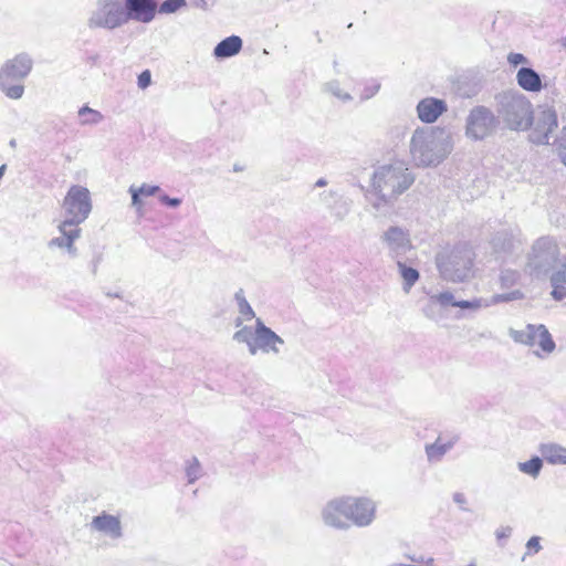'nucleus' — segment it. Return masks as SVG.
<instances>
[{
	"instance_id": "1",
	"label": "nucleus",
	"mask_w": 566,
	"mask_h": 566,
	"mask_svg": "<svg viewBox=\"0 0 566 566\" xmlns=\"http://www.w3.org/2000/svg\"><path fill=\"white\" fill-rule=\"evenodd\" d=\"M413 182V174L401 161L379 166L371 177L369 199L371 207L385 214Z\"/></svg>"
},
{
	"instance_id": "2",
	"label": "nucleus",
	"mask_w": 566,
	"mask_h": 566,
	"mask_svg": "<svg viewBox=\"0 0 566 566\" xmlns=\"http://www.w3.org/2000/svg\"><path fill=\"white\" fill-rule=\"evenodd\" d=\"M452 150L453 138L450 130L444 127H418L410 137L409 154L417 167H437Z\"/></svg>"
},
{
	"instance_id": "3",
	"label": "nucleus",
	"mask_w": 566,
	"mask_h": 566,
	"mask_svg": "<svg viewBox=\"0 0 566 566\" xmlns=\"http://www.w3.org/2000/svg\"><path fill=\"white\" fill-rule=\"evenodd\" d=\"M473 260L474 252L468 244H457L438 253L436 263L442 279L459 283L472 276Z\"/></svg>"
},
{
	"instance_id": "4",
	"label": "nucleus",
	"mask_w": 566,
	"mask_h": 566,
	"mask_svg": "<svg viewBox=\"0 0 566 566\" xmlns=\"http://www.w3.org/2000/svg\"><path fill=\"white\" fill-rule=\"evenodd\" d=\"M497 113L512 130H526L533 123L532 103L516 91L504 92L497 96Z\"/></svg>"
},
{
	"instance_id": "5",
	"label": "nucleus",
	"mask_w": 566,
	"mask_h": 566,
	"mask_svg": "<svg viewBox=\"0 0 566 566\" xmlns=\"http://www.w3.org/2000/svg\"><path fill=\"white\" fill-rule=\"evenodd\" d=\"M33 67V60L28 53L17 54L4 62L0 69V91L10 99H20L24 94L22 81Z\"/></svg>"
},
{
	"instance_id": "6",
	"label": "nucleus",
	"mask_w": 566,
	"mask_h": 566,
	"mask_svg": "<svg viewBox=\"0 0 566 566\" xmlns=\"http://www.w3.org/2000/svg\"><path fill=\"white\" fill-rule=\"evenodd\" d=\"M509 335L517 344L536 347L534 354L539 358L547 357L556 348L549 331L543 324H527L523 329L510 328Z\"/></svg>"
},
{
	"instance_id": "7",
	"label": "nucleus",
	"mask_w": 566,
	"mask_h": 566,
	"mask_svg": "<svg viewBox=\"0 0 566 566\" xmlns=\"http://www.w3.org/2000/svg\"><path fill=\"white\" fill-rule=\"evenodd\" d=\"M62 208L65 217L62 222L80 227L93 208L90 190L80 185L71 186L63 199Z\"/></svg>"
},
{
	"instance_id": "8",
	"label": "nucleus",
	"mask_w": 566,
	"mask_h": 566,
	"mask_svg": "<svg viewBox=\"0 0 566 566\" xmlns=\"http://www.w3.org/2000/svg\"><path fill=\"white\" fill-rule=\"evenodd\" d=\"M127 23L120 0H97L87 24L91 29L115 30Z\"/></svg>"
},
{
	"instance_id": "9",
	"label": "nucleus",
	"mask_w": 566,
	"mask_h": 566,
	"mask_svg": "<svg viewBox=\"0 0 566 566\" xmlns=\"http://www.w3.org/2000/svg\"><path fill=\"white\" fill-rule=\"evenodd\" d=\"M499 125V118L486 106H474L465 119V136L472 140H483L492 135Z\"/></svg>"
},
{
	"instance_id": "10",
	"label": "nucleus",
	"mask_w": 566,
	"mask_h": 566,
	"mask_svg": "<svg viewBox=\"0 0 566 566\" xmlns=\"http://www.w3.org/2000/svg\"><path fill=\"white\" fill-rule=\"evenodd\" d=\"M284 344V339L265 326L261 318L255 319V328L252 342H250V355L261 352L265 355L279 356Z\"/></svg>"
},
{
	"instance_id": "11",
	"label": "nucleus",
	"mask_w": 566,
	"mask_h": 566,
	"mask_svg": "<svg viewBox=\"0 0 566 566\" xmlns=\"http://www.w3.org/2000/svg\"><path fill=\"white\" fill-rule=\"evenodd\" d=\"M380 241L395 262L402 260L413 249L409 230L399 226L388 227L380 235Z\"/></svg>"
},
{
	"instance_id": "12",
	"label": "nucleus",
	"mask_w": 566,
	"mask_h": 566,
	"mask_svg": "<svg viewBox=\"0 0 566 566\" xmlns=\"http://www.w3.org/2000/svg\"><path fill=\"white\" fill-rule=\"evenodd\" d=\"M558 248L551 238H539L533 245L530 266L536 274H546L556 263Z\"/></svg>"
},
{
	"instance_id": "13",
	"label": "nucleus",
	"mask_w": 566,
	"mask_h": 566,
	"mask_svg": "<svg viewBox=\"0 0 566 566\" xmlns=\"http://www.w3.org/2000/svg\"><path fill=\"white\" fill-rule=\"evenodd\" d=\"M348 509L346 496L328 501L321 512L324 524L336 530H348L350 527Z\"/></svg>"
},
{
	"instance_id": "14",
	"label": "nucleus",
	"mask_w": 566,
	"mask_h": 566,
	"mask_svg": "<svg viewBox=\"0 0 566 566\" xmlns=\"http://www.w3.org/2000/svg\"><path fill=\"white\" fill-rule=\"evenodd\" d=\"M350 526H369L376 517V503L368 497L346 496Z\"/></svg>"
},
{
	"instance_id": "15",
	"label": "nucleus",
	"mask_w": 566,
	"mask_h": 566,
	"mask_svg": "<svg viewBox=\"0 0 566 566\" xmlns=\"http://www.w3.org/2000/svg\"><path fill=\"white\" fill-rule=\"evenodd\" d=\"M558 119L554 109L547 108L541 112L534 128L530 133V140L536 145L549 144L551 134L557 128Z\"/></svg>"
},
{
	"instance_id": "16",
	"label": "nucleus",
	"mask_w": 566,
	"mask_h": 566,
	"mask_svg": "<svg viewBox=\"0 0 566 566\" xmlns=\"http://www.w3.org/2000/svg\"><path fill=\"white\" fill-rule=\"evenodd\" d=\"M90 528L92 532H97L112 541H118L124 535L120 518L106 512L94 516L90 523Z\"/></svg>"
},
{
	"instance_id": "17",
	"label": "nucleus",
	"mask_w": 566,
	"mask_h": 566,
	"mask_svg": "<svg viewBox=\"0 0 566 566\" xmlns=\"http://www.w3.org/2000/svg\"><path fill=\"white\" fill-rule=\"evenodd\" d=\"M460 436L455 432L440 433L436 441L424 447L428 462L439 463L444 455L459 442Z\"/></svg>"
},
{
	"instance_id": "18",
	"label": "nucleus",
	"mask_w": 566,
	"mask_h": 566,
	"mask_svg": "<svg viewBox=\"0 0 566 566\" xmlns=\"http://www.w3.org/2000/svg\"><path fill=\"white\" fill-rule=\"evenodd\" d=\"M124 12L127 19L129 20L149 23L154 20L157 3L155 0H124Z\"/></svg>"
},
{
	"instance_id": "19",
	"label": "nucleus",
	"mask_w": 566,
	"mask_h": 566,
	"mask_svg": "<svg viewBox=\"0 0 566 566\" xmlns=\"http://www.w3.org/2000/svg\"><path fill=\"white\" fill-rule=\"evenodd\" d=\"M61 235L52 238L48 242L50 249L60 248L65 249L71 256L77 255L75 241L81 237V228L71 226L70 223L61 222L57 227Z\"/></svg>"
},
{
	"instance_id": "20",
	"label": "nucleus",
	"mask_w": 566,
	"mask_h": 566,
	"mask_svg": "<svg viewBox=\"0 0 566 566\" xmlns=\"http://www.w3.org/2000/svg\"><path fill=\"white\" fill-rule=\"evenodd\" d=\"M523 298V293L518 290L511 291L509 293L494 294L489 298L480 297L474 298L472 301H459L455 304V307L468 308V310H479L482 307H490L500 303H509L512 301H517Z\"/></svg>"
},
{
	"instance_id": "21",
	"label": "nucleus",
	"mask_w": 566,
	"mask_h": 566,
	"mask_svg": "<svg viewBox=\"0 0 566 566\" xmlns=\"http://www.w3.org/2000/svg\"><path fill=\"white\" fill-rule=\"evenodd\" d=\"M416 109L422 123L432 124L448 111V105L443 99L426 97L418 103Z\"/></svg>"
},
{
	"instance_id": "22",
	"label": "nucleus",
	"mask_w": 566,
	"mask_h": 566,
	"mask_svg": "<svg viewBox=\"0 0 566 566\" xmlns=\"http://www.w3.org/2000/svg\"><path fill=\"white\" fill-rule=\"evenodd\" d=\"M517 85L530 93H538L544 88L541 75L532 67L523 66L516 73Z\"/></svg>"
},
{
	"instance_id": "23",
	"label": "nucleus",
	"mask_w": 566,
	"mask_h": 566,
	"mask_svg": "<svg viewBox=\"0 0 566 566\" xmlns=\"http://www.w3.org/2000/svg\"><path fill=\"white\" fill-rule=\"evenodd\" d=\"M243 48V41L238 35H230L221 40L213 49L212 55L217 60L235 56Z\"/></svg>"
},
{
	"instance_id": "24",
	"label": "nucleus",
	"mask_w": 566,
	"mask_h": 566,
	"mask_svg": "<svg viewBox=\"0 0 566 566\" xmlns=\"http://www.w3.org/2000/svg\"><path fill=\"white\" fill-rule=\"evenodd\" d=\"M538 451L543 460L549 464H566V448L558 443H541Z\"/></svg>"
},
{
	"instance_id": "25",
	"label": "nucleus",
	"mask_w": 566,
	"mask_h": 566,
	"mask_svg": "<svg viewBox=\"0 0 566 566\" xmlns=\"http://www.w3.org/2000/svg\"><path fill=\"white\" fill-rule=\"evenodd\" d=\"M396 265L402 280V291L408 294L413 285L419 281L420 273L417 269L407 265L403 259L396 261Z\"/></svg>"
},
{
	"instance_id": "26",
	"label": "nucleus",
	"mask_w": 566,
	"mask_h": 566,
	"mask_svg": "<svg viewBox=\"0 0 566 566\" xmlns=\"http://www.w3.org/2000/svg\"><path fill=\"white\" fill-rule=\"evenodd\" d=\"M491 243L496 253H509L514 250L515 238L511 231L502 230L493 237Z\"/></svg>"
},
{
	"instance_id": "27",
	"label": "nucleus",
	"mask_w": 566,
	"mask_h": 566,
	"mask_svg": "<svg viewBox=\"0 0 566 566\" xmlns=\"http://www.w3.org/2000/svg\"><path fill=\"white\" fill-rule=\"evenodd\" d=\"M322 91L342 103H348L353 101L352 94L342 87V84L338 80H331L325 82L322 86Z\"/></svg>"
},
{
	"instance_id": "28",
	"label": "nucleus",
	"mask_w": 566,
	"mask_h": 566,
	"mask_svg": "<svg viewBox=\"0 0 566 566\" xmlns=\"http://www.w3.org/2000/svg\"><path fill=\"white\" fill-rule=\"evenodd\" d=\"M77 115L80 117V125L82 126L97 125L104 119L101 112L93 109L87 105L82 106L78 109Z\"/></svg>"
},
{
	"instance_id": "29",
	"label": "nucleus",
	"mask_w": 566,
	"mask_h": 566,
	"mask_svg": "<svg viewBox=\"0 0 566 566\" xmlns=\"http://www.w3.org/2000/svg\"><path fill=\"white\" fill-rule=\"evenodd\" d=\"M517 468L522 473L527 474L533 479H536L539 475L543 468V458L533 457L528 461L518 462Z\"/></svg>"
},
{
	"instance_id": "30",
	"label": "nucleus",
	"mask_w": 566,
	"mask_h": 566,
	"mask_svg": "<svg viewBox=\"0 0 566 566\" xmlns=\"http://www.w3.org/2000/svg\"><path fill=\"white\" fill-rule=\"evenodd\" d=\"M185 471L188 483L190 484L195 483L202 475V468L196 457H192L186 462Z\"/></svg>"
},
{
	"instance_id": "31",
	"label": "nucleus",
	"mask_w": 566,
	"mask_h": 566,
	"mask_svg": "<svg viewBox=\"0 0 566 566\" xmlns=\"http://www.w3.org/2000/svg\"><path fill=\"white\" fill-rule=\"evenodd\" d=\"M520 280L517 271L505 269L500 274V285L502 289H510L514 286Z\"/></svg>"
},
{
	"instance_id": "32",
	"label": "nucleus",
	"mask_w": 566,
	"mask_h": 566,
	"mask_svg": "<svg viewBox=\"0 0 566 566\" xmlns=\"http://www.w3.org/2000/svg\"><path fill=\"white\" fill-rule=\"evenodd\" d=\"M430 302L432 304H440L443 307H447V306L455 307V304L458 301L454 300V296L451 292L446 291V292H442L439 294L430 295Z\"/></svg>"
},
{
	"instance_id": "33",
	"label": "nucleus",
	"mask_w": 566,
	"mask_h": 566,
	"mask_svg": "<svg viewBox=\"0 0 566 566\" xmlns=\"http://www.w3.org/2000/svg\"><path fill=\"white\" fill-rule=\"evenodd\" d=\"M554 145L560 161L566 166V125L562 128L559 135L554 140Z\"/></svg>"
},
{
	"instance_id": "34",
	"label": "nucleus",
	"mask_w": 566,
	"mask_h": 566,
	"mask_svg": "<svg viewBox=\"0 0 566 566\" xmlns=\"http://www.w3.org/2000/svg\"><path fill=\"white\" fill-rule=\"evenodd\" d=\"M186 6V0H165L159 6V13H174Z\"/></svg>"
},
{
	"instance_id": "35",
	"label": "nucleus",
	"mask_w": 566,
	"mask_h": 566,
	"mask_svg": "<svg viewBox=\"0 0 566 566\" xmlns=\"http://www.w3.org/2000/svg\"><path fill=\"white\" fill-rule=\"evenodd\" d=\"M553 291L552 296L556 301H562L566 297V283L551 281Z\"/></svg>"
},
{
	"instance_id": "36",
	"label": "nucleus",
	"mask_w": 566,
	"mask_h": 566,
	"mask_svg": "<svg viewBox=\"0 0 566 566\" xmlns=\"http://www.w3.org/2000/svg\"><path fill=\"white\" fill-rule=\"evenodd\" d=\"M542 549L539 537L532 536L526 543V553L524 556L537 554ZM525 557H523V560Z\"/></svg>"
},
{
	"instance_id": "37",
	"label": "nucleus",
	"mask_w": 566,
	"mask_h": 566,
	"mask_svg": "<svg viewBox=\"0 0 566 566\" xmlns=\"http://www.w3.org/2000/svg\"><path fill=\"white\" fill-rule=\"evenodd\" d=\"M234 298L239 305V312L241 315L248 314V302L245 300V292L243 289H240L235 295Z\"/></svg>"
},
{
	"instance_id": "38",
	"label": "nucleus",
	"mask_w": 566,
	"mask_h": 566,
	"mask_svg": "<svg viewBox=\"0 0 566 566\" xmlns=\"http://www.w3.org/2000/svg\"><path fill=\"white\" fill-rule=\"evenodd\" d=\"M512 527L511 526H500L495 530V537L499 542L500 546H503V541L507 539L512 535Z\"/></svg>"
},
{
	"instance_id": "39",
	"label": "nucleus",
	"mask_w": 566,
	"mask_h": 566,
	"mask_svg": "<svg viewBox=\"0 0 566 566\" xmlns=\"http://www.w3.org/2000/svg\"><path fill=\"white\" fill-rule=\"evenodd\" d=\"M551 281L566 283V255L562 260L560 269L552 274Z\"/></svg>"
},
{
	"instance_id": "40",
	"label": "nucleus",
	"mask_w": 566,
	"mask_h": 566,
	"mask_svg": "<svg viewBox=\"0 0 566 566\" xmlns=\"http://www.w3.org/2000/svg\"><path fill=\"white\" fill-rule=\"evenodd\" d=\"M136 189L142 196H145V197L155 196L156 193H158L160 191L159 186L148 185V184H143L140 187H138Z\"/></svg>"
},
{
	"instance_id": "41",
	"label": "nucleus",
	"mask_w": 566,
	"mask_h": 566,
	"mask_svg": "<svg viewBox=\"0 0 566 566\" xmlns=\"http://www.w3.org/2000/svg\"><path fill=\"white\" fill-rule=\"evenodd\" d=\"M379 88H380V84L376 83V82L370 85H367L364 88L360 98L363 101L371 98L373 96H375L378 93Z\"/></svg>"
},
{
	"instance_id": "42",
	"label": "nucleus",
	"mask_w": 566,
	"mask_h": 566,
	"mask_svg": "<svg viewBox=\"0 0 566 566\" xmlns=\"http://www.w3.org/2000/svg\"><path fill=\"white\" fill-rule=\"evenodd\" d=\"M507 62L513 66H517L520 64H526L528 60L522 53H510L507 55Z\"/></svg>"
},
{
	"instance_id": "43",
	"label": "nucleus",
	"mask_w": 566,
	"mask_h": 566,
	"mask_svg": "<svg viewBox=\"0 0 566 566\" xmlns=\"http://www.w3.org/2000/svg\"><path fill=\"white\" fill-rule=\"evenodd\" d=\"M150 83H151L150 72L148 70L143 71L138 75V81H137L138 87L142 90H145L150 85Z\"/></svg>"
},
{
	"instance_id": "44",
	"label": "nucleus",
	"mask_w": 566,
	"mask_h": 566,
	"mask_svg": "<svg viewBox=\"0 0 566 566\" xmlns=\"http://www.w3.org/2000/svg\"><path fill=\"white\" fill-rule=\"evenodd\" d=\"M159 201L163 203V205H166L170 208H177L181 205L182 200L180 198H171L169 197L168 195L166 193H161L159 196Z\"/></svg>"
},
{
	"instance_id": "45",
	"label": "nucleus",
	"mask_w": 566,
	"mask_h": 566,
	"mask_svg": "<svg viewBox=\"0 0 566 566\" xmlns=\"http://www.w3.org/2000/svg\"><path fill=\"white\" fill-rule=\"evenodd\" d=\"M129 192L132 195V205L134 207H136V208H140V206H142V200H140L142 195L137 191L136 187L130 186L129 187Z\"/></svg>"
},
{
	"instance_id": "46",
	"label": "nucleus",
	"mask_w": 566,
	"mask_h": 566,
	"mask_svg": "<svg viewBox=\"0 0 566 566\" xmlns=\"http://www.w3.org/2000/svg\"><path fill=\"white\" fill-rule=\"evenodd\" d=\"M233 339L238 343H248V327H242L240 331L234 333Z\"/></svg>"
},
{
	"instance_id": "47",
	"label": "nucleus",
	"mask_w": 566,
	"mask_h": 566,
	"mask_svg": "<svg viewBox=\"0 0 566 566\" xmlns=\"http://www.w3.org/2000/svg\"><path fill=\"white\" fill-rule=\"evenodd\" d=\"M453 501H454L457 504H459V505H460V507H461L462 510H467V509L464 507V504H467V496H465L463 493H461V492H457V493H454V494H453Z\"/></svg>"
},
{
	"instance_id": "48",
	"label": "nucleus",
	"mask_w": 566,
	"mask_h": 566,
	"mask_svg": "<svg viewBox=\"0 0 566 566\" xmlns=\"http://www.w3.org/2000/svg\"><path fill=\"white\" fill-rule=\"evenodd\" d=\"M195 7L206 10L208 8L207 0H195Z\"/></svg>"
},
{
	"instance_id": "49",
	"label": "nucleus",
	"mask_w": 566,
	"mask_h": 566,
	"mask_svg": "<svg viewBox=\"0 0 566 566\" xmlns=\"http://www.w3.org/2000/svg\"><path fill=\"white\" fill-rule=\"evenodd\" d=\"M436 304H432L430 301L428 302L427 306L423 308V313L426 316L431 317L432 308Z\"/></svg>"
},
{
	"instance_id": "50",
	"label": "nucleus",
	"mask_w": 566,
	"mask_h": 566,
	"mask_svg": "<svg viewBox=\"0 0 566 566\" xmlns=\"http://www.w3.org/2000/svg\"><path fill=\"white\" fill-rule=\"evenodd\" d=\"M327 185V180L325 178H319L316 182H315V187H324Z\"/></svg>"
},
{
	"instance_id": "51",
	"label": "nucleus",
	"mask_w": 566,
	"mask_h": 566,
	"mask_svg": "<svg viewBox=\"0 0 566 566\" xmlns=\"http://www.w3.org/2000/svg\"><path fill=\"white\" fill-rule=\"evenodd\" d=\"M243 323V317L242 316H238L234 321V325L235 327H240Z\"/></svg>"
},
{
	"instance_id": "52",
	"label": "nucleus",
	"mask_w": 566,
	"mask_h": 566,
	"mask_svg": "<svg viewBox=\"0 0 566 566\" xmlns=\"http://www.w3.org/2000/svg\"><path fill=\"white\" fill-rule=\"evenodd\" d=\"M98 57H99V56H98L97 54H95V55H93V56H90V59H88V60H90V62H91L92 64H96V63H97V61H98Z\"/></svg>"
},
{
	"instance_id": "53",
	"label": "nucleus",
	"mask_w": 566,
	"mask_h": 566,
	"mask_svg": "<svg viewBox=\"0 0 566 566\" xmlns=\"http://www.w3.org/2000/svg\"><path fill=\"white\" fill-rule=\"evenodd\" d=\"M6 168H7V166H6V165L0 166V179H1V178H2V176H3V174H4V171H6Z\"/></svg>"
},
{
	"instance_id": "54",
	"label": "nucleus",
	"mask_w": 566,
	"mask_h": 566,
	"mask_svg": "<svg viewBox=\"0 0 566 566\" xmlns=\"http://www.w3.org/2000/svg\"><path fill=\"white\" fill-rule=\"evenodd\" d=\"M107 296H109V297H120L119 294H117V293H112V294L107 293Z\"/></svg>"
},
{
	"instance_id": "55",
	"label": "nucleus",
	"mask_w": 566,
	"mask_h": 566,
	"mask_svg": "<svg viewBox=\"0 0 566 566\" xmlns=\"http://www.w3.org/2000/svg\"><path fill=\"white\" fill-rule=\"evenodd\" d=\"M255 316V313L254 311L252 310V307L250 306V318L254 317Z\"/></svg>"
},
{
	"instance_id": "56",
	"label": "nucleus",
	"mask_w": 566,
	"mask_h": 566,
	"mask_svg": "<svg viewBox=\"0 0 566 566\" xmlns=\"http://www.w3.org/2000/svg\"><path fill=\"white\" fill-rule=\"evenodd\" d=\"M233 170H234V171H241V170H242V167L234 165Z\"/></svg>"
},
{
	"instance_id": "57",
	"label": "nucleus",
	"mask_w": 566,
	"mask_h": 566,
	"mask_svg": "<svg viewBox=\"0 0 566 566\" xmlns=\"http://www.w3.org/2000/svg\"><path fill=\"white\" fill-rule=\"evenodd\" d=\"M15 145H17V144H15V140H14V139H11V140H10V146H11V147H15Z\"/></svg>"
},
{
	"instance_id": "58",
	"label": "nucleus",
	"mask_w": 566,
	"mask_h": 566,
	"mask_svg": "<svg viewBox=\"0 0 566 566\" xmlns=\"http://www.w3.org/2000/svg\"><path fill=\"white\" fill-rule=\"evenodd\" d=\"M97 269V264H94L93 272L95 273Z\"/></svg>"
},
{
	"instance_id": "59",
	"label": "nucleus",
	"mask_w": 566,
	"mask_h": 566,
	"mask_svg": "<svg viewBox=\"0 0 566 566\" xmlns=\"http://www.w3.org/2000/svg\"><path fill=\"white\" fill-rule=\"evenodd\" d=\"M398 566H405V565H398Z\"/></svg>"
}]
</instances>
